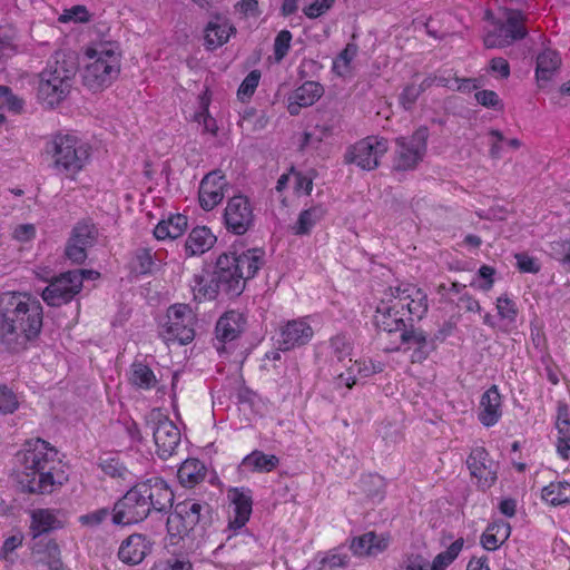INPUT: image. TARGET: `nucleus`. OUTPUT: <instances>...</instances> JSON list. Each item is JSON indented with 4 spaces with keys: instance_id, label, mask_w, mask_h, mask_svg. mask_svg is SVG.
Returning a JSON list of instances; mask_svg holds the SVG:
<instances>
[{
    "instance_id": "nucleus-37",
    "label": "nucleus",
    "mask_w": 570,
    "mask_h": 570,
    "mask_svg": "<svg viewBox=\"0 0 570 570\" xmlns=\"http://www.w3.org/2000/svg\"><path fill=\"white\" fill-rule=\"evenodd\" d=\"M205 476V466L197 459H187L180 464V485L193 487Z\"/></svg>"
},
{
    "instance_id": "nucleus-51",
    "label": "nucleus",
    "mask_w": 570,
    "mask_h": 570,
    "mask_svg": "<svg viewBox=\"0 0 570 570\" xmlns=\"http://www.w3.org/2000/svg\"><path fill=\"white\" fill-rule=\"evenodd\" d=\"M261 80V72L258 70L250 71L237 90V97L242 101L248 100L255 92Z\"/></svg>"
},
{
    "instance_id": "nucleus-30",
    "label": "nucleus",
    "mask_w": 570,
    "mask_h": 570,
    "mask_svg": "<svg viewBox=\"0 0 570 570\" xmlns=\"http://www.w3.org/2000/svg\"><path fill=\"white\" fill-rule=\"evenodd\" d=\"M401 342L406 345V350H412L411 360L413 363H420L426 360L432 350L428 335L422 330L403 328Z\"/></svg>"
},
{
    "instance_id": "nucleus-8",
    "label": "nucleus",
    "mask_w": 570,
    "mask_h": 570,
    "mask_svg": "<svg viewBox=\"0 0 570 570\" xmlns=\"http://www.w3.org/2000/svg\"><path fill=\"white\" fill-rule=\"evenodd\" d=\"M525 16L509 8H501L493 21V28L484 37L488 48H503L527 36Z\"/></svg>"
},
{
    "instance_id": "nucleus-60",
    "label": "nucleus",
    "mask_w": 570,
    "mask_h": 570,
    "mask_svg": "<svg viewBox=\"0 0 570 570\" xmlns=\"http://www.w3.org/2000/svg\"><path fill=\"white\" fill-rule=\"evenodd\" d=\"M495 274V271L493 267L483 265L480 267L478 272L476 278L472 282V286H475L476 288L481 291H489L492 288L494 279L493 276Z\"/></svg>"
},
{
    "instance_id": "nucleus-48",
    "label": "nucleus",
    "mask_w": 570,
    "mask_h": 570,
    "mask_svg": "<svg viewBox=\"0 0 570 570\" xmlns=\"http://www.w3.org/2000/svg\"><path fill=\"white\" fill-rule=\"evenodd\" d=\"M267 119L264 115L257 114L254 109H246L239 120L238 125L247 131L261 130L265 128Z\"/></svg>"
},
{
    "instance_id": "nucleus-18",
    "label": "nucleus",
    "mask_w": 570,
    "mask_h": 570,
    "mask_svg": "<svg viewBox=\"0 0 570 570\" xmlns=\"http://www.w3.org/2000/svg\"><path fill=\"white\" fill-rule=\"evenodd\" d=\"M313 336L314 330L311 324V317H301L287 322L282 327L278 344L283 351H289L307 344Z\"/></svg>"
},
{
    "instance_id": "nucleus-41",
    "label": "nucleus",
    "mask_w": 570,
    "mask_h": 570,
    "mask_svg": "<svg viewBox=\"0 0 570 570\" xmlns=\"http://www.w3.org/2000/svg\"><path fill=\"white\" fill-rule=\"evenodd\" d=\"M556 428L558 431L557 452L560 458L568 460L570 458V421L559 415Z\"/></svg>"
},
{
    "instance_id": "nucleus-11",
    "label": "nucleus",
    "mask_w": 570,
    "mask_h": 570,
    "mask_svg": "<svg viewBox=\"0 0 570 570\" xmlns=\"http://www.w3.org/2000/svg\"><path fill=\"white\" fill-rule=\"evenodd\" d=\"M428 136V128L420 127L411 136L396 138L394 168L414 169L425 155Z\"/></svg>"
},
{
    "instance_id": "nucleus-6",
    "label": "nucleus",
    "mask_w": 570,
    "mask_h": 570,
    "mask_svg": "<svg viewBox=\"0 0 570 570\" xmlns=\"http://www.w3.org/2000/svg\"><path fill=\"white\" fill-rule=\"evenodd\" d=\"M86 55L92 61L86 65L81 73L83 85L94 91L110 86L120 72L119 46L100 43L96 48H88Z\"/></svg>"
},
{
    "instance_id": "nucleus-42",
    "label": "nucleus",
    "mask_w": 570,
    "mask_h": 570,
    "mask_svg": "<svg viewBox=\"0 0 570 570\" xmlns=\"http://www.w3.org/2000/svg\"><path fill=\"white\" fill-rule=\"evenodd\" d=\"M395 570H431L430 560L421 552H406L399 560Z\"/></svg>"
},
{
    "instance_id": "nucleus-10",
    "label": "nucleus",
    "mask_w": 570,
    "mask_h": 570,
    "mask_svg": "<svg viewBox=\"0 0 570 570\" xmlns=\"http://www.w3.org/2000/svg\"><path fill=\"white\" fill-rule=\"evenodd\" d=\"M387 150V139L380 136H367L346 148L344 163L370 171L379 167Z\"/></svg>"
},
{
    "instance_id": "nucleus-35",
    "label": "nucleus",
    "mask_w": 570,
    "mask_h": 570,
    "mask_svg": "<svg viewBox=\"0 0 570 570\" xmlns=\"http://www.w3.org/2000/svg\"><path fill=\"white\" fill-rule=\"evenodd\" d=\"M216 242L215 235L209 228L198 226L194 228L185 243V250L188 255H202L209 250Z\"/></svg>"
},
{
    "instance_id": "nucleus-50",
    "label": "nucleus",
    "mask_w": 570,
    "mask_h": 570,
    "mask_svg": "<svg viewBox=\"0 0 570 570\" xmlns=\"http://www.w3.org/2000/svg\"><path fill=\"white\" fill-rule=\"evenodd\" d=\"M350 557L343 547L328 551L322 559L323 567L328 569L343 568L348 564Z\"/></svg>"
},
{
    "instance_id": "nucleus-56",
    "label": "nucleus",
    "mask_w": 570,
    "mask_h": 570,
    "mask_svg": "<svg viewBox=\"0 0 570 570\" xmlns=\"http://www.w3.org/2000/svg\"><path fill=\"white\" fill-rule=\"evenodd\" d=\"M336 0H313L303 8V13L308 19H317L327 13L334 6Z\"/></svg>"
},
{
    "instance_id": "nucleus-33",
    "label": "nucleus",
    "mask_w": 570,
    "mask_h": 570,
    "mask_svg": "<svg viewBox=\"0 0 570 570\" xmlns=\"http://www.w3.org/2000/svg\"><path fill=\"white\" fill-rule=\"evenodd\" d=\"M511 527L503 520L491 522L481 537V544L488 551L498 550L510 537Z\"/></svg>"
},
{
    "instance_id": "nucleus-28",
    "label": "nucleus",
    "mask_w": 570,
    "mask_h": 570,
    "mask_svg": "<svg viewBox=\"0 0 570 570\" xmlns=\"http://www.w3.org/2000/svg\"><path fill=\"white\" fill-rule=\"evenodd\" d=\"M323 95V87L315 81H306L295 89L288 98V112L292 116L299 114L302 108L309 107Z\"/></svg>"
},
{
    "instance_id": "nucleus-24",
    "label": "nucleus",
    "mask_w": 570,
    "mask_h": 570,
    "mask_svg": "<svg viewBox=\"0 0 570 570\" xmlns=\"http://www.w3.org/2000/svg\"><path fill=\"white\" fill-rule=\"evenodd\" d=\"M236 29L226 16L216 14L204 29V45L208 50H215L228 42Z\"/></svg>"
},
{
    "instance_id": "nucleus-32",
    "label": "nucleus",
    "mask_w": 570,
    "mask_h": 570,
    "mask_svg": "<svg viewBox=\"0 0 570 570\" xmlns=\"http://www.w3.org/2000/svg\"><path fill=\"white\" fill-rule=\"evenodd\" d=\"M279 464V459L274 454H266L263 451L254 450L245 455L239 468L252 473H269Z\"/></svg>"
},
{
    "instance_id": "nucleus-20",
    "label": "nucleus",
    "mask_w": 570,
    "mask_h": 570,
    "mask_svg": "<svg viewBox=\"0 0 570 570\" xmlns=\"http://www.w3.org/2000/svg\"><path fill=\"white\" fill-rule=\"evenodd\" d=\"M313 189V177L309 174L291 168L279 176L276 190L284 196L283 203L288 197L308 196Z\"/></svg>"
},
{
    "instance_id": "nucleus-54",
    "label": "nucleus",
    "mask_w": 570,
    "mask_h": 570,
    "mask_svg": "<svg viewBox=\"0 0 570 570\" xmlns=\"http://www.w3.org/2000/svg\"><path fill=\"white\" fill-rule=\"evenodd\" d=\"M293 36L288 30H282L274 40V58L281 62L291 49Z\"/></svg>"
},
{
    "instance_id": "nucleus-62",
    "label": "nucleus",
    "mask_w": 570,
    "mask_h": 570,
    "mask_svg": "<svg viewBox=\"0 0 570 570\" xmlns=\"http://www.w3.org/2000/svg\"><path fill=\"white\" fill-rule=\"evenodd\" d=\"M6 106L13 112H19L22 109V100L11 92L7 86H0V108Z\"/></svg>"
},
{
    "instance_id": "nucleus-7",
    "label": "nucleus",
    "mask_w": 570,
    "mask_h": 570,
    "mask_svg": "<svg viewBox=\"0 0 570 570\" xmlns=\"http://www.w3.org/2000/svg\"><path fill=\"white\" fill-rule=\"evenodd\" d=\"M58 527L59 521L49 510L40 509L32 513L31 530L36 540L32 546V556L35 562L46 567L47 570H63L58 544L47 537H41Z\"/></svg>"
},
{
    "instance_id": "nucleus-13",
    "label": "nucleus",
    "mask_w": 570,
    "mask_h": 570,
    "mask_svg": "<svg viewBox=\"0 0 570 570\" xmlns=\"http://www.w3.org/2000/svg\"><path fill=\"white\" fill-rule=\"evenodd\" d=\"M49 285L42 291V299L50 306L69 303L81 291V277L78 272L68 271L51 279L42 277Z\"/></svg>"
},
{
    "instance_id": "nucleus-47",
    "label": "nucleus",
    "mask_w": 570,
    "mask_h": 570,
    "mask_svg": "<svg viewBox=\"0 0 570 570\" xmlns=\"http://www.w3.org/2000/svg\"><path fill=\"white\" fill-rule=\"evenodd\" d=\"M330 346L332 354L337 362H344L351 356L353 351L352 341L345 334H337L333 336L330 341Z\"/></svg>"
},
{
    "instance_id": "nucleus-27",
    "label": "nucleus",
    "mask_w": 570,
    "mask_h": 570,
    "mask_svg": "<svg viewBox=\"0 0 570 570\" xmlns=\"http://www.w3.org/2000/svg\"><path fill=\"white\" fill-rule=\"evenodd\" d=\"M390 544V535L366 532L352 539L350 549L356 557H373L382 553Z\"/></svg>"
},
{
    "instance_id": "nucleus-22",
    "label": "nucleus",
    "mask_w": 570,
    "mask_h": 570,
    "mask_svg": "<svg viewBox=\"0 0 570 570\" xmlns=\"http://www.w3.org/2000/svg\"><path fill=\"white\" fill-rule=\"evenodd\" d=\"M178 512L170 513L167 518L166 528L168 537L164 552L155 562L150 570H178V546L176 537L178 534Z\"/></svg>"
},
{
    "instance_id": "nucleus-53",
    "label": "nucleus",
    "mask_w": 570,
    "mask_h": 570,
    "mask_svg": "<svg viewBox=\"0 0 570 570\" xmlns=\"http://www.w3.org/2000/svg\"><path fill=\"white\" fill-rule=\"evenodd\" d=\"M101 470L110 475L111 478H120L126 480L130 472L127 468L119 461L118 458H107L101 460L100 462Z\"/></svg>"
},
{
    "instance_id": "nucleus-45",
    "label": "nucleus",
    "mask_w": 570,
    "mask_h": 570,
    "mask_svg": "<svg viewBox=\"0 0 570 570\" xmlns=\"http://www.w3.org/2000/svg\"><path fill=\"white\" fill-rule=\"evenodd\" d=\"M209 106V98L204 95L200 98V109L198 112L195 114L194 120L203 127V130L205 132H208L210 135H216L217 132V122L214 117L208 111Z\"/></svg>"
},
{
    "instance_id": "nucleus-36",
    "label": "nucleus",
    "mask_w": 570,
    "mask_h": 570,
    "mask_svg": "<svg viewBox=\"0 0 570 570\" xmlns=\"http://www.w3.org/2000/svg\"><path fill=\"white\" fill-rule=\"evenodd\" d=\"M325 208L322 205H314L303 210L296 224L292 227L295 235H306L324 217Z\"/></svg>"
},
{
    "instance_id": "nucleus-55",
    "label": "nucleus",
    "mask_w": 570,
    "mask_h": 570,
    "mask_svg": "<svg viewBox=\"0 0 570 570\" xmlns=\"http://www.w3.org/2000/svg\"><path fill=\"white\" fill-rule=\"evenodd\" d=\"M185 515L180 519L183 520V525L186 530H193L195 525H197L202 518L203 505L196 502L184 503Z\"/></svg>"
},
{
    "instance_id": "nucleus-38",
    "label": "nucleus",
    "mask_w": 570,
    "mask_h": 570,
    "mask_svg": "<svg viewBox=\"0 0 570 570\" xmlns=\"http://www.w3.org/2000/svg\"><path fill=\"white\" fill-rule=\"evenodd\" d=\"M464 546L463 538L453 541L446 550L438 553L432 561H430L431 570H446L453 561L459 557Z\"/></svg>"
},
{
    "instance_id": "nucleus-16",
    "label": "nucleus",
    "mask_w": 570,
    "mask_h": 570,
    "mask_svg": "<svg viewBox=\"0 0 570 570\" xmlns=\"http://www.w3.org/2000/svg\"><path fill=\"white\" fill-rule=\"evenodd\" d=\"M138 484L149 505V512L154 509L157 512L167 513L173 509L175 492L166 481L153 478Z\"/></svg>"
},
{
    "instance_id": "nucleus-61",
    "label": "nucleus",
    "mask_w": 570,
    "mask_h": 570,
    "mask_svg": "<svg viewBox=\"0 0 570 570\" xmlns=\"http://www.w3.org/2000/svg\"><path fill=\"white\" fill-rule=\"evenodd\" d=\"M348 362L351 365L347 366L346 371L340 372L335 377V383L338 387L345 386L346 389H352L360 379L356 372V361L352 362V360L348 358Z\"/></svg>"
},
{
    "instance_id": "nucleus-29",
    "label": "nucleus",
    "mask_w": 570,
    "mask_h": 570,
    "mask_svg": "<svg viewBox=\"0 0 570 570\" xmlns=\"http://www.w3.org/2000/svg\"><path fill=\"white\" fill-rule=\"evenodd\" d=\"M150 551V546L142 534H131L122 541L118 557L127 564H139Z\"/></svg>"
},
{
    "instance_id": "nucleus-58",
    "label": "nucleus",
    "mask_w": 570,
    "mask_h": 570,
    "mask_svg": "<svg viewBox=\"0 0 570 570\" xmlns=\"http://www.w3.org/2000/svg\"><path fill=\"white\" fill-rule=\"evenodd\" d=\"M154 261L150 253V249L148 248H139L136 252L134 262H132V268L138 274H147L151 272Z\"/></svg>"
},
{
    "instance_id": "nucleus-57",
    "label": "nucleus",
    "mask_w": 570,
    "mask_h": 570,
    "mask_svg": "<svg viewBox=\"0 0 570 570\" xmlns=\"http://www.w3.org/2000/svg\"><path fill=\"white\" fill-rule=\"evenodd\" d=\"M550 255L563 264H570V237L550 243Z\"/></svg>"
},
{
    "instance_id": "nucleus-63",
    "label": "nucleus",
    "mask_w": 570,
    "mask_h": 570,
    "mask_svg": "<svg viewBox=\"0 0 570 570\" xmlns=\"http://www.w3.org/2000/svg\"><path fill=\"white\" fill-rule=\"evenodd\" d=\"M16 394L7 386H0V412L13 413L18 409Z\"/></svg>"
},
{
    "instance_id": "nucleus-15",
    "label": "nucleus",
    "mask_w": 570,
    "mask_h": 570,
    "mask_svg": "<svg viewBox=\"0 0 570 570\" xmlns=\"http://www.w3.org/2000/svg\"><path fill=\"white\" fill-rule=\"evenodd\" d=\"M253 219V208L247 197L236 195L227 202L224 220L228 230L243 235L252 226Z\"/></svg>"
},
{
    "instance_id": "nucleus-5",
    "label": "nucleus",
    "mask_w": 570,
    "mask_h": 570,
    "mask_svg": "<svg viewBox=\"0 0 570 570\" xmlns=\"http://www.w3.org/2000/svg\"><path fill=\"white\" fill-rule=\"evenodd\" d=\"M78 69L79 63L75 52L56 51L40 73L39 98L51 108L59 105L70 92L71 82Z\"/></svg>"
},
{
    "instance_id": "nucleus-12",
    "label": "nucleus",
    "mask_w": 570,
    "mask_h": 570,
    "mask_svg": "<svg viewBox=\"0 0 570 570\" xmlns=\"http://www.w3.org/2000/svg\"><path fill=\"white\" fill-rule=\"evenodd\" d=\"M149 513V505L137 483L115 503L112 522L118 525H129L141 522Z\"/></svg>"
},
{
    "instance_id": "nucleus-59",
    "label": "nucleus",
    "mask_w": 570,
    "mask_h": 570,
    "mask_svg": "<svg viewBox=\"0 0 570 570\" xmlns=\"http://www.w3.org/2000/svg\"><path fill=\"white\" fill-rule=\"evenodd\" d=\"M384 370V363L374 361L372 358H360L356 360V372L360 379L370 377L376 373H381Z\"/></svg>"
},
{
    "instance_id": "nucleus-43",
    "label": "nucleus",
    "mask_w": 570,
    "mask_h": 570,
    "mask_svg": "<svg viewBox=\"0 0 570 570\" xmlns=\"http://www.w3.org/2000/svg\"><path fill=\"white\" fill-rule=\"evenodd\" d=\"M180 344H187L195 337V325L197 323L196 314L187 305L180 304Z\"/></svg>"
},
{
    "instance_id": "nucleus-9",
    "label": "nucleus",
    "mask_w": 570,
    "mask_h": 570,
    "mask_svg": "<svg viewBox=\"0 0 570 570\" xmlns=\"http://www.w3.org/2000/svg\"><path fill=\"white\" fill-rule=\"evenodd\" d=\"M55 167L68 174L80 171L89 159V147L72 135H57L50 142Z\"/></svg>"
},
{
    "instance_id": "nucleus-19",
    "label": "nucleus",
    "mask_w": 570,
    "mask_h": 570,
    "mask_svg": "<svg viewBox=\"0 0 570 570\" xmlns=\"http://www.w3.org/2000/svg\"><path fill=\"white\" fill-rule=\"evenodd\" d=\"M466 465L471 475L484 489L490 488L497 480L495 464L482 446L472 449L466 459Z\"/></svg>"
},
{
    "instance_id": "nucleus-40",
    "label": "nucleus",
    "mask_w": 570,
    "mask_h": 570,
    "mask_svg": "<svg viewBox=\"0 0 570 570\" xmlns=\"http://www.w3.org/2000/svg\"><path fill=\"white\" fill-rule=\"evenodd\" d=\"M178 304L168 307L167 314L161 318L159 334L166 344L175 342L178 337Z\"/></svg>"
},
{
    "instance_id": "nucleus-3",
    "label": "nucleus",
    "mask_w": 570,
    "mask_h": 570,
    "mask_svg": "<svg viewBox=\"0 0 570 570\" xmlns=\"http://www.w3.org/2000/svg\"><path fill=\"white\" fill-rule=\"evenodd\" d=\"M56 455L57 451L42 439L26 442L24 449L16 454L21 466L17 472L21 492L48 494L68 481L65 472L56 469Z\"/></svg>"
},
{
    "instance_id": "nucleus-14",
    "label": "nucleus",
    "mask_w": 570,
    "mask_h": 570,
    "mask_svg": "<svg viewBox=\"0 0 570 570\" xmlns=\"http://www.w3.org/2000/svg\"><path fill=\"white\" fill-rule=\"evenodd\" d=\"M147 422L154 424V440L158 456L163 460L169 459L178 446L177 426L171 420L165 416L159 409L150 411L147 416Z\"/></svg>"
},
{
    "instance_id": "nucleus-26",
    "label": "nucleus",
    "mask_w": 570,
    "mask_h": 570,
    "mask_svg": "<svg viewBox=\"0 0 570 570\" xmlns=\"http://www.w3.org/2000/svg\"><path fill=\"white\" fill-rule=\"evenodd\" d=\"M228 498L233 504V515L229 519V529L236 531L242 529L252 514L253 501L248 490L233 489Z\"/></svg>"
},
{
    "instance_id": "nucleus-34",
    "label": "nucleus",
    "mask_w": 570,
    "mask_h": 570,
    "mask_svg": "<svg viewBox=\"0 0 570 570\" xmlns=\"http://www.w3.org/2000/svg\"><path fill=\"white\" fill-rule=\"evenodd\" d=\"M541 500L551 507L570 504V481L557 479L541 489Z\"/></svg>"
},
{
    "instance_id": "nucleus-4",
    "label": "nucleus",
    "mask_w": 570,
    "mask_h": 570,
    "mask_svg": "<svg viewBox=\"0 0 570 570\" xmlns=\"http://www.w3.org/2000/svg\"><path fill=\"white\" fill-rule=\"evenodd\" d=\"M428 312V295L414 284L390 287L380 298L374 324L377 328L394 333L405 328L406 321L421 320Z\"/></svg>"
},
{
    "instance_id": "nucleus-2",
    "label": "nucleus",
    "mask_w": 570,
    "mask_h": 570,
    "mask_svg": "<svg viewBox=\"0 0 570 570\" xmlns=\"http://www.w3.org/2000/svg\"><path fill=\"white\" fill-rule=\"evenodd\" d=\"M264 253L253 248L242 254H223L217 258L214 278L204 283V277L195 275L190 289L196 301L214 299L219 291L238 296L245 289L246 281L253 278L262 267Z\"/></svg>"
},
{
    "instance_id": "nucleus-1",
    "label": "nucleus",
    "mask_w": 570,
    "mask_h": 570,
    "mask_svg": "<svg viewBox=\"0 0 570 570\" xmlns=\"http://www.w3.org/2000/svg\"><path fill=\"white\" fill-rule=\"evenodd\" d=\"M41 303L26 293L0 294V343L19 352L37 338L42 328Z\"/></svg>"
},
{
    "instance_id": "nucleus-31",
    "label": "nucleus",
    "mask_w": 570,
    "mask_h": 570,
    "mask_svg": "<svg viewBox=\"0 0 570 570\" xmlns=\"http://www.w3.org/2000/svg\"><path fill=\"white\" fill-rule=\"evenodd\" d=\"M561 58L556 50L544 49L537 57L535 79L540 88L546 87L557 75Z\"/></svg>"
},
{
    "instance_id": "nucleus-17",
    "label": "nucleus",
    "mask_w": 570,
    "mask_h": 570,
    "mask_svg": "<svg viewBox=\"0 0 570 570\" xmlns=\"http://www.w3.org/2000/svg\"><path fill=\"white\" fill-rule=\"evenodd\" d=\"M246 326V317L238 311H227L217 321L215 326L216 348L219 353L225 351L228 343L240 337Z\"/></svg>"
},
{
    "instance_id": "nucleus-44",
    "label": "nucleus",
    "mask_w": 570,
    "mask_h": 570,
    "mask_svg": "<svg viewBox=\"0 0 570 570\" xmlns=\"http://www.w3.org/2000/svg\"><path fill=\"white\" fill-rule=\"evenodd\" d=\"M130 382L141 389H150L156 382L154 372L141 362H134L131 365Z\"/></svg>"
},
{
    "instance_id": "nucleus-52",
    "label": "nucleus",
    "mask_w": 570,
    "mask_h": 570,
    "mask_svg": "<svg viewBox=\"0 0 570 570\" xmlns=\"http://www.w3.org/2000/svg\"><path fill=\"white\" fill-rule=\"evenodd\" d=\"M91 14L89 13L86 6L77 4L70 9H66L59 17V22L67 23L70 21L85 23L90 21Z\"/></svg>"
},
{
    "instance_id": "nucleus-25",
    "label": "nucleus",
    "mask_w": 570,
    "mask_h": 570,
    "mask_svg": "<svg viewBox=\"0 0 570 570\" xmlns=\"http://www.w3.org/2000/svg\"><path fill=\"white\" fill-rule=\"evenodd\" d=\"M502 416V396L497 385H492L481 396L478 419L482 425H495Z\"/></svg>"
},
{
    "instance_id": "nucleus-21",
    "label": "nucleus",
    "mask_w": 570,
    "mask_h": 570,
    "mask_svg": "<svg viewBox=\"0 0 570 570\" xmlns=\"http://www.w3.org/2000/svg\"><path fill=\"white\" fill-rule=\"evenodd\" d=\"M227 180L220 170L208 173L200 181L198 198L202 208L212 210L224 198Z\"/></svg>"
},
{
    "instance_id": "nucleus-46",
    "label": "nucleus",
    "mask_w": 570,
    "mask_h": 570,
    "mask_svg": "<svg viewBox=\"0 0 570 570\" xmlns=\"http://www.w3.org/2000/svg\"><path fill=\"white\" fill-rule=\"evenodd\" d=\"M357 48L354 45H347L346 48L334 59L333 71L340 76L345 77L351 72V63L355 58Z\"/></svg>"
},
{
    "instance_id": "nucleus-23",
    "label": "nucleus",
    "mask_w": 570,
    "mask_h": 570,
    "mask_svg": "<svg viewBox=\"0 0 570 570\" xmlns=\"http://www.w3.org/2000/svg\"><path fill=\"white\" fill-rule=\"evenodd\" d=\"M434 82H438L441 86L449 87L456 90H469L470 89V79H454V82L451 83L450 81L445 80L444 78H432L428 77L423 79L421 83H411L407 85L401 96H400V102L405 109H410L413 104L416 101V99L420 97V95L430 88Z\"/></svg>"
},
{
    "instance_id": "nucleus-39",
    "label": "nucleus",
    "mask_w": 570,
    "mask_h": 570,
    "mask_svg": "<svg viewBox=\"0 0 570 570\" xmlns=\"http://www.w3.org/2000/svg\"><path fill=\"white\" fill-rule=\"evenodd\" d=\"M98 230L94 224L79 222L71 230L69 239L85 249L92 247L97 240Z\"/></svg>"
},
{
    "instance_id": "nucleus-64",
    "label": "nucleus",
    "mask_w": 570,
    "mask_h": 570,
    "mask_svg": "<svg viewBox=\"0 0 570 570\" xmlns=\"http://www.w3.org/2000/svg\"><path fill=\"white\" fill-rule=\"evenodd\" d=\"M475 99L484 107L495 110L502 109V102L497 92L492 90H481L475 94Z\"/></svg>"
},
{
    "instance_id": "nucleus-49",
    "label": "nucleus",
    "mask_w": 570,
    "mask_h": 570,
    "mask_svg": "<svg viewBox=\"0 0 570 570\" xmlns=\"http://www.w3.org/2000/svg\"><path fill=\"white\" fill-rule=\"evenodd\" d=\"M177 216L171 215L167 220H160L155 229L154 235L159 240L169 239L174 242L178 237V223H174Z\"/></svg>"
}]
</instances>
